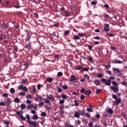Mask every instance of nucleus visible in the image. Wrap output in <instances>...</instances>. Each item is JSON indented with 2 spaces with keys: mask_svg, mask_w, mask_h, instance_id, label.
<instances>
[{
  "mask_svg": "<svg viewBox=\"0 0 127 127\" xmlns=\"http://www.w3.org/2000/svg\"><path fill=\"white\" fill-rule=\"evenodd\" d=\"M91 93V92L89 90L85 91L84 94L85 95H89Z\"/></svg>",
  "mask_w": 127,
  "mask_h": 127,
  "instance_id": "20",
  "label": "nucleus"
},
{
  "mask_svg": "<svg viewBox=\"0 0 127 127\" xmlns=\"http://www.w3.org/2000/svg\"><path fill=\"white\" fill-rule=\"evenodd\" d=\"M32 95L29 94H27L26 95V97L27 99L32 98Z\"/></svg>",
  "mask_w": 127,
  "mask_h": 127,
  "instance_id": "38",
  "label": "nucleus"
},
{
  "mask_svg": "<svg viewBox=\"0 0 127 127\" xmlns=\"http://www.w3.org/2000/svg\"><path fill=\"white\" fill-rule=\"evenodd\" d=\"M48 97L50 100L53 101H54L55 98L53 97L51 95H49L48 96Z\"/></svg>",
  "mask_w": 127,
  "mask_h": 127,
  "instance_id": "11",
  "label": "nucleus"
},
{
  "mask_svg": "<svg viewBox=\"0 0 127 127\" xmlns=\"http://www.w3.org/2000/svg\"><path fill=\"white\" fill-rule=\"evenodd\" d=\"M14 49L16 51V52L17 51V50L18 49V47L17 46H15L14 47Z\"/></svg>",
  "mask_w": 127,
  "mask_h": 127,
  "instance_id": "49",
  "label": "nucleus"
},
{
  "mask_svg": "<svg viewBox=\"0 0 127 127\" xmlns=\"http://www.w3.org/2000/svg\"><path fill=\"white\" fill-rule=\"evenodd\" d=\"M79 112L80 114L81 115L84 116L85 115V112L84 110H79Z\"/></svg>",
  "mask_w": 127,
  "mask_h": 127,
  "instance_id": "14",
  "label": "nucleus"
},
{
  "mask_svg": "<svg viewBox=\"0 0 127 127\" xmlns=\"http://www.w3.org/2000/svg\"><path fill=\"white\" fill-rule=\"evenodd\" d=\"M64 100H61L59 101V103L61 105H62L63 104V103H64Z\"/></svg>",
  "mask_w": 127,
  "mask_h": 127,
  "instance_id": "37",
  "label": "nucleus"
},
{
  "mask_svg": "<svg viewBox=\"0 0 127 127\" xmlns=\"http://www.w3.org/2000/svg\"><path fill=\"white\" fill-rule=\"evenodd\" d=\"M63 73L62 72H58L57 74V76L59 77H61L62 76Z\"/></svg>",
  "mask_w": 127,
  "mask_h": 127,
  "instance_id": "30",
  "label": "nucleus"
},
{
  "mask_svg": "<svg viewBox=\"0 0 127 127\" xmlns=\"http://www.w3.org/2000/svg\"><path fill=\"white\" fill-rule=\"evenodd\" d=\"M107 35L109 37H114L115 36V34L113 33H109L107 34Z\"/></svg>",
  "mask_w": 127,
  "mask_h": 127,
  "instance_id": "24",
  "label": "nucleus"
},
{
  "mask_svg": "<svg viewBox=\"0 0 127 127\" xmlns=\"http://www.w3.org/2000/svg\"><path fill=\"white\" fill-rule=\"evenodd\" d=\"M85 97V96L84 95H81L80 97V99L82 100H83L84 99Z\"/></svg>",
  "mask_w": 127,
  "mask_h": 127,
  "instance_id": "58",
  "label": "nucleus"
},
{
  "mask_svg": "<svg viewBox=\"0 0 127 127\" xmlns=\"http://www.w3.org/2000/svg\"><path fill=\"white\" fill-rule=\"evenodd\" d=\"M70 32V31L69 30H65L64 33V36H67V35Z\"/></svg>",
  "mask_w": 127,
  "mask_h": 127,
  "instance_id": "17",
  "label": "nucleus"
},
{
  "mask_svg": "<svg viewBox=\"0 0 127 127\" xmlns=\"http://www.w3.org/2000/svg\"><path fill=\"white\" fill-rule=\"evenodd\" d=\"M21 108L23 109H24L26 108V106L24 104H22L20 105Z\"/></svg>",
  "mask_w": 127,
  "mask_h": 127,
  "instance_id": "23",
  "label": "nucleus"
},
{
  "mask_svg": "<svg viewBox=\"0 0 127 127\" xmlns=\"http://www.w3.org/2000/svg\"><path fill=\"white\" fill-rule=\"evenodd\" d=\"M112 97L115 99V101H114L116 102L115 104V105H117L121 103V100L120 97L117 98V96L114 94L112 95Z\"/></svg>",
  "mask_w": 127,
  "mask_h": 127,
  "instance_id": "2",
  "label": "nucleus"
},
{
  "mask_svg": "<svg viewBox=\"0 0 127 127\" xmlns=\"http://www.w3.org/2000/svg\"><path fill=\"white\" fill-rule=\"evenodd\" d=\"M3 26L6 28H8L7 26L5 23H3L2 24Z\"/></svg>",
  "mask_w": 127,
  "mask_h": 127,
  "instance_id": "59",
  "label": "nucleus"
},
{
  "mask_svg": "<svg viewBox=\"0 0 127 127\" xmlns=\"http://www.w3.org/2000/svg\"><path fill=\"white\" fill-rule=\"evenodd\" d=\"M80 116V115L79 113L77 112L76 111H75V114L74 116V117L77 118H79Z\"/></svg>",
  "mask_w": 127,
  "mask_h": 127,
  "instance_id": "15",
  "label": "nucleus"
},
{
  "mask_svg": "<svg viewBox=\"0 0 127 127\" xmlns=\"http://www.w3.org/2000/svg\"><path fill=\"white\" fill-rule=\"evenodd\" d=\"M84 77L85 78L87 79L88 80H89L90 79V77L89 75H84Z\"/></svg>",
  "mask_w": 127,
  "mask_h": 127,
  "instance_id": "29",
  "label": "nucleus"
},
{
  "mask_svg": "<svg viewBox=\"0 0 127 127\" xmlns=\"http://www.w3.org/2000/svg\"><path fill=\"white\" fill-rule=\"evenodd\" d=\"M5 105V103L2 102H0V105L1 106H4Z\"/></svg>",
  "mask_w": 127,
  "mask_h": 127,
  "instance_id": "50",
  "label": "nucleus"
},
{
  "mask_svg": "<svg viewBox=\"0 0 127 127\" xmlns=\"http://www.w3.org/2000/svg\"><path fill=\"white\" fill-rule=\"evenodd\" d=\"M73 40H78L80 39V37L79 36L77 35H74V37L73 38Z\"/></svg>",
  "mask_w": 127,
  "mask_h": 127,
  "instance_id": "22",
  "label": "nucleus"
},
{
  "mask_svg": "<svg viewBox=\"0 0 127 127\" xmlns=\"http://www.w3.org/2000/svg\"><path fill=\"white\" fill-rule=\"evenodd\" d=\"M88 126L89 127H93V122H92L90 121V123L88 124Z\"/></svg>",
  "mask_w": 127,
  "mask_h": 127,
  "instance_id": "39",
  "label": "nucleus"
},
{
  "mask_svg": "<svg viewBox=\"0 0 127 127\" xmlns=\"http://www.w3.org/2000/svg\"><path fill=\"white\" fill-rule=\"evenodd\" d=\"M95 117L97 118L98 119L100 118V115L99 114H96L95 116Z\"/></svg>",
  "mask_w": 127,
  "mask_h": 127,
  "instance_id": "52",
  "label": "nucleus"
},
{
  "mask_svg": "<svg viewBox=\"0 0 127 127\" xmlns=\"http://www.w3.org/2000/svg\"><path fill=\"white\" fill-rule=\"evenodd\" d=\"M38 118V116L36 114L34 115L33 117V118L34 120L37 119Z\"/></svg>",
  "mask_w": 127,
  "mask_h": 127,
  "instance_id": "32",
  "label": "nucleus"
},
{
  "mask_svg": "<svg viewBox=\"0 0 127 127\" xmlns=\"http://www.w3.org/2000/svg\"><path fill=\"white\" fill-rule=\"evenodd\" d=\"M4 123L6 124H9L10 122L8 120H5L4 121Z\"/></svg>",
  "mask_w": 127,
  "mask_h": 127,
  "instance_id": "51",
  "label": "nucleus"
},
{
  "mask_svg": "<svg viewBox=\"0 0 127 127\" xmlns=\"http://www.w3.org/2000/svg\"><path fill=\"white\" fill-rule=\"evenodd\" d=\"M83 67L81 65H78L75 67V69L76 70H82Z\"/></svg>",
  "mask_w": 127,
  "mask_h": 127,
  "instance_id": "10",
  "label": "nucleus"
},
{
  "mask_svg": "<svg viewBox=\"0 0 127 127\" xmlns=\"http://www.w3.org/2000/svg\"><path fill=\"white\" fill-rule=\"evenodd\" d=\"M57 89H58V91L59 92L61 93L62 92V89L59 87H58L57 88Z\"/></svg>",
  "mask_w": 127,
  "mask_h": 127,
  "instance_id": "45",
  "label": "nucleus"
},
{
  "mask_svg": "<svg viewBox=\"0 0 127 127\" xmlns=\"http://www.w3.org/2000/svg\"><path fill=\"white\" fill-rule=\"evenodd\" d=\"M77 80L76 77L74 76L73 75H71L70 77L69 81L70 82H73Z\"/></svg>",
  "mask_w": 127,
  "mask_h": 127,
  "instance_id": "8",
  "label": "nucleus"
},
{
  "mask_svg": "<svg viewBox=\"0 0 127 127\" xmlns=\"http://www.w3.org/2000/svg\"><path fill=\"white\" fill-rule=\"evenodd\" d=\"M26 117L27 119L28 120V121H30V117L29 115L28 114H27L26 115Z\"/></svg>",
  "mask_w": 127,
  "mask_h": 127,
  "instance_id": "48",
  "label": "nucleus"
},
{
  "mask_svg": "<svg viewBox=\"0 0 127 127\" xmlns=\"http://www.w3.org/2000/svg\"><path fill=\"white\" fill-rule=\"evenodd\" d=\"M20 117L21 118V119L23 121H25L26 119L25 117H24L23 116V115H22Z\"/></svg>",
  "mask_w": 127,
  "mask_h": 127,
  "instance_id": "42",
  "label": "nucleus"
},
{
  "mask_svg": "<svg viewBox=\"0 0 127 127\" xmlns=\"http://www.w3.org/2000/svg\"><path fill=\"white\" fill-rule=\"evenodd\" d=\"M64 107V105L62 104L60 105L59 107V109H63Z\"/></svg>",
  "mask_w": 127,
  "mask_h": 127,
  "instance_id": "47",
  "label": "nucleus"
},
{
  "mask_svg": "<svg viewBox=\"0 0 127 127\" xmlns=\"http://www.w3.org/2000/svg\"><path fill=\"white\" fill-rule=\"evenodd\" d=\"M104 25L105 26L104 27V30L105 31L108 32L109 30V24H104Z\"/></svg>",
  "mask_w": 127,
  "mask_h": 127,
  "instance_id": "6",
  "label": "nucleus"
},
{
  "mask_svg": "<svg viewBox=\"0 0 127 127\" xmlns=\"http://www.w3.org/2000/svg\"><path fill=\"white\" fill-rule=\"evenodd\" d=\"M84 115L88 118H90L91 117L90 115L87 113H86V114L85 113Z\"/></svg>",
  "mask_w": 127,
  "mask_h": 127,
  "instance_id": "35",
  "label": "nucleus"
},
{
  "mask_svg": "<svg viewBox=\"0 0 127 127\" xmlns=\"http://www.w3.org/2000/svg\"><path fill=\"white\" fill-rule=\"evenodd\" d=\"M94 83L96 86H99L100 85V82L99 80H96L94 81Z\"/></svg>",
  "mask_w": 127,
  "mask_h": 127,
  "instance_id": "9",
  "label": "nucleus"
},
{
  "mask_svg": "<svg viewBox=\"0 0 127 127\" xmlns=\"http://www.w3.org/2000/svg\"><path fill=\"white\" fill-rule=\"evenodd\" d=\"M102 91V90L101 89H98L96 90V93L99 94Z\"/></svg>",
  "mask_w": 127,
  "mask_h": 127,
  "instance_id": "43",
  "label": "nucleus"
},
{
  "mask_svg": "<svg viewBox=\"0 0 127 127\" xmlns=\"http://www.w3.org/2000/svg\"><path fill=\"white\" fill-rule=\"evenodd\" d=\"M10 100V99L9 98H8L7 99V100L6 101V103L8 105H9L11 102V101Z\"/></svg>",
  "mask_w": 127,
  "mask_h": 127,
  "instance_id": "27",
  "label": "nucleus"
},
{
  "mask_svg": "<svg viewBox=\"0 0 127 127\" xmlns=\"http://www.w3.org/2000/svg\"><path fill=\"white\" fill-rule=\"evenodd\" d=\"M106 68H108L111 67V65L110 64H108L105 66Z\"/></svg>",
  "mask_w": 127,
  "mask_h": 127,
  "instance_id": "60",
  "label": "nucleus"
},
{
  "mask_svg": "<svg viewBox=\"0 0 127 127\" xmlns=\"http://www.w3.org/2000/svg\"><path fill=\"white\" fill-rule=\"evenodd\" d=\"M65 127H74L72 125H70L68 123H65Z\"/></svg>",
  "mask_w": 127,
  "mask_h": 127,
  "instance_id": "18",
  "label": "nucleus"
},
{
  "mask_svg": "<svg viewBox=\"0 0 127 127\" xmlns=\"http://www.w3.org/2000/svg\"><path fill=\"white\" fill-rule=\"evenodd\" d=\"M62 87L64 90H67L68 88L67 86L65 84L62 86Z\"/></svg>",
  "mask_w": 127,
  "mask_h": 127,
  "instance_id": "31",
  "label": "nucleus"
},
{
  "mask_svg": "<svg viewBox=\"0 0 127 127\" xmlns=\"http://www.w3.org/2000/svg\"><path fill=\"white\" fill-rule=\"evenodd\" d=\"M22 90L23 91H28L27 88L25 86L23 87Z\"/></svg>",
  "mask_w": 127,
  "mask_h": 127,
  "instance_id": "36",
  "label": "nucleus"
},
{
  "mask_svg": "<svg viewBox=\"0 0 127 127\" xmlns=\"http://www.w3.org/2000/svg\"><path fill=\"white\" fill-rule=\"evenodd\" d=\"M43 99L45 103H48V104H50V102L47 99V98L46 99L43 98Z\"/></svg>",
  "mask_w": 127,
  "mask_h": 127,
  "instance_id": "26",
  "label": "nucleus"
},
{
  "mask_svg": "<svg viewBox=\"0 0 127 127\" xmlns=\"http://www.w3.org/2000/svg\"><path fill=\"white\" fill-rule=\"evenodd\" d=\"M46 113L45 112H42L41 114V115L42 116H46Z\"/></svg>",
  "mask_w": 127,
  "mask_h": 127,
  "instance_id": "55",
  "label": "nucleus"
},
{
  "mask_svg": "<svg viewBox=\"0 0 127 127\" xmlns=\"http://www.w3.org/2000/svg\"><path fill=\"white\" fill-rule=\"evenodd\" d=\"M113 71H116L118 73H119V72H121V71L120 70H119V69L118 68H113Z\"/></svg>",
  "mask_w": 127,
  "mask_h": 127,
  "instance_id": "19",
  "label": "nucleus"
},
{
  "mask_svg": "<svg viewBox=\"0 0 127 127\" xmlns=\"http://www.w3.org/2000/svg\"><path fill=\"white\" fill-rule=\"evenodd\" d=\"M63 99H66V98H67L68 97L65 95L62 94L61 95Z\"/></svg>",
  "mask_w": 127,
  "mask_h": 127,
  "instance_id": "28",
  "label": "nucleus"
},
{
  "mask_svg": "<svg viewBox=\"0 0 127 127\" xmlns=\"http://www.w3.org/2000/svg\"><path fill=\"white\" fill-rule=\"evenodd\" d=\"M53 78L51 77L47 78L46 79V80L50 83L51 82L53 81Z\"/></svg>",
  "mask_w": 127,
  "mask_h": 127,
  "instance_id": "16",
  "label": "nucleus"
},
{
  "mask_svg": "<svg viewBox=\"0 0 127 127\" xmlns=\"http://www.w3.org/2000/svg\"><path fill=\"white\" fill-rule=\"evenodd\" d=\"M14 101L16 102H20V100L18 97H16L14 99Z\"/></svg>",
  "mask_w": 127,
  "mask_h": 127,
  "instance_id": "34",
  "label": "nucleus"
},
{
  "mask_svg": "<svg viewBox=\"0 0 127 127\" xmlns=\"http://www.w3.org/2000/svg\"><path fill=\"white\" fill-rule=\"evenodd\" d=\"M42 85L40 84H38L37 85V89L38 90H40V88L41 87Z\"/></svg>",
  "mask_w": 127,
  "mask_h": 127,
  "instance_id": "53",
  "label": "nucleus"
},
{
  "mask_svg": "<svg viewBox=\"0 0 127 127\" xmlns=\"http://www.w3.org/2000/svg\"><path fill=\"white\" fill-rule=\"evenodd\" d=\"M108 113L112 114L113 113V111L112 109H110L108 107L107 108V109L105 110Z\"/></svg>",
  "mask_w": 127,
  "mask_h": 127,
  "instance_id": "7",
  "label": "nucleus"
},
{
  "mask_svg": "<svg viewBox=\"0 0 127 127\" xmlns=\"http://www.w3.org/2000/svg\"><path fill=\"white\" fill-rule=\"evenodd\" d=\"M122 84L124 86H126L127 85V83L124 81L122 83Z\"/></svg>",
  "mask_w": 127,
  "mask_h": 127,
  "instance_id": "64",
  "label": "nucleus"
},
{
  "mask_svg": "<svg viewBox=\"0 0 127 127\" xmlns=\"http://www.w3.org/2000/svg\"><path fill=\"white\" fill-rule=\"evenodd\" d=\"M31 44H28L24 47V49L27 50L28 51H29L31 49Z\"/></svg>",
  "mask_w": 127,
  "mask_h": 127,
  "instance_id": "5",
  "label": "nucleus"
},
{
  "mask_svg": "<svg viewBox=\"0 0 127 127\" xmlns=\"http://www.w3.org/2000/svg\"><path fill=\"white\" fill-rule=\"evenodd\" d=\"M28 122V123L30 125H31L33 126V127H36V125H38V123L36 121H27ZM30 127H32V126H30Z\"/></svg>",
  "mask_w": 127,
  "mask_h": 127,
  "instance_id": "3",
  "label": "nucleus"
},
{
  "mask_svg": "<svg viewBox=\"0 0 127 127\" xmlns=\"http://www.w3.org/2000/svg\"><path fill=\"white\" fill-rule=\"evenodd\" d=\"M23 85L22 84V85L20 86H19L18 87V88L19 90H20L21 89H22L23 87Z\"/></svg>",
  "mask_w": 127,
  "mask_h": 127,
  "instance_id": "56",
  "label": "nucleus"
},
{
  "mask_svg": "<svg viewBox=\"0 0 127 127\" xmlns=\"http://www.w3.org/2000/svg\"><path fill=\"white\" fill-rule=\"evenodd\" d=\"M110 87L111 89L114 93H116L119 90L118 86L116 87L114 86H111Z\"/></svg>",
  "mask_w": 127,
  "mask_h": 127,
  "instance_id": "4",
  "label": "nucleus"
},
{
  "mask_svg": "<svg viewBox=\"0 0 127 127\" xmlns=\"http://www.w3.org/2000/svg\"><path fill=\"white\" fill-rule=\"evenodd\" d=\"M112 84L115 86H117L118 85V84L115 81H113L112 82Z\"/></svg>",
  "mask_w": 127,
  "mask_h": 127,
  "instance_id": "25",
  "label": "nucleus"
},
{
  "mask_svg": "<svg viewBox=\"0 0 127 127\" xmlns=\"http://www.w3.org/2000/svg\"><path fill=\"white\" fill-rule=\"evenodd\" d=\"M44 103L43 102H41L39 103V107H41L42 106V105H43L44 104Z\"/></svg>",
  "mask_w": 127,
  "mask_h": 127,
  "instance_id": "63",
  "label": "nucleus"
},
{
  "mask_svg": "<svg viewBox=\"0 0 127 127\" xmlns=\"http://www.w3.org/2000/svg\"><path fill=\"white\" fill-rule=\"evenodd\" d=\"M87 59L90 61H91V63H92L93 59L92 57L91 56H87Z\"/></svg>",
  "mask_w": 127,
  "mask_h": 127,
  "instance_id": "21",
  "label": "nucleus"
},
{
  "mask_svg": "<svg viewBox=\"0 0 127 127\" xmlns=\"http://www.w3.org/2000/svg\"><path fill=\"white\" fill-rule=\"evenodd\" d=\"M16 113L18 115V116H19V117L22 115H23V114H21L20 113V112L19 111H17L16 112Z\"/></svg>",
  "mask_w": 127,
  "mask_h": 127,
  "instance_id": "40",
  "label": "nucleus"
},
{
  "mask_svg": "<svg viewBox=\"0 0 127 127\" xmlns=\"http://www.w3.org/2000/svg\"><path fill=\"white\" fill-rule=\"evenodd\" d=\"M31 112L32 114H36V111H35L34 110H31Z\"/></svg>",
  "mask_w": 127,
  "mask_h": 127,
  "instance_id": "61",
  "label": "nucleus"
},
{
  "mask_svg": "<svg viewBox=\"0 0 127 127\" xmlns=\"http://www.w3.org/2000/svg\"><path fill=\"white\" fill-rule=\"evenodd\" d=\"M33 107V104L31 103L29 105H27V109H28L30 110L32 109Z\"/></svg>",
  "mask_w": 127,
  "mask_h": 127,
  "instance_id": "13",
  "label": "nucleus"
},
{
  "mask_svg": "<svg viewBox=\"0 0 127 127\" xmlns=\"http://www.w3.org/2000/svg\"><path fill=\"white\" fill-rule=\"evenodd\" d=\"M97 75L99 78H101L103 77L102 74L98 73L97 74Z\"/></svg>",
  "mask_w": 127,
  "mask_h": 127,
  "instance_id": "41",
  "label": "nucleus"
},
{
  "mask_svg": "<svg viewBox=\"0 0 127 127\" xmlns=\"http://www.w3.org/2000/svg\"><path fill=\"white\" fill-rule=\"evenodd\" d=\"M31 37V36L30 34H28L26 37V40L29 41Z\"/></svg>",
  "mask_w": 127,
  "mask_h": 127,
  "instance_id": "46",
  "label": "nucleus"
},
{
  "mask_svg": "<svg viewBox=\"0 0 127 127\" xmlns=\"http://www.w3.org/2000/svg\"><path fill=\"white\" fill-rule=\"evenodd\" d=\"M78 35H79L81 36H82L83 37L84 35H86V34H81L79 33H78Z\"/></svg>",
  "mask_w": 127,
  "mask_h": 127,
  "instance_id": "57",
  "label": "nucleus"
},
{
  "mask_svg": "<svg viewBox=\"0 0 127 127\" xmlns=\"http://www.w3.org/2000/svg\"><path fill=\"white\" fill-rule=\"evenodd\" d=\"M10 91L11 93L13 94L15 93V90L14 88H12L10 90Z\"/></svg>",
  "mask_w": 127,
  "mask_h": 127,
  "instance_id": "33",
  "label": "nucleus"
},
{
  "mask_svg": "<svg viewBox=\"0 0 127 127\" xmlns=\"http://www.w3.org/2000/svg\"><path fill=\"white\" fill-rule=\"evenodd\" d=\"M112 62L113 63H118L120 64L122 63V61H119V60H117V59H116L115 60H112Z\"/></svg>",
  "mask_w": 127,
  "mask_h": 127,
  "instance_id": "12",
  "label": "nucleus"
},
{
  "mask_svg": "<svg viewBox=\"0 0 127 127\" xmlns=\"http://www.w3.org/2000/svg\"><path fill=\"white\" fill-rule=\"evenodd\" d=\"M82 71H89V69L86 67H85L84 69H83H83H82Z\"/></svg>",
  "mask_w": 127,
  "mask_h": 127,
  "instance_id": "54",
  "label": "nucleus"
},
{
  "mask_svg": "<svg viewBox=\"0 0 127 127\" xmlns=\"http://www.w3.org/2000/svg\"><path fill=\"white\" fill-rule=\"evenodd\" d=\"M87 110L89 112H93V111L92 109L89 108H87Z\"/></svg>",
  "mask_w": 127,
  "mask_h": 127,
  "instance_id": "62",
  "label": "nucleus"
},
{
  "mask_svg": "<svg viewBox=\"0 0 127 127\" xmlns=\"http://www.w3.org/2000/svg\"><path fill=\"white\" fill-rule=\"evenodd\" d=\"M115 78L113 77H109V79L107 80L104 78L101 79L100 81L103 83H105V84L107 86H110L111 85V80H114Z\"/></svg>",
  "mask_w": 127,
  "mask_h": 127,
  "instance_id": "1",
  "label": "nucleus"
},
{
  "mask_svg": "<svg viewBox=\"0 0 127 127\" xmlns=\"http://www.w3.org/2000/svg\"><path fill=\"white\" fill-rule=\"evenodd\" d=\"M91 4L93 5H95L96 4V1L95 2L92 1L91 3Z\"/></svg>",
  "mask_w": 127,
  "mask_h": 127,
  "instance_id": "44",
  "label": "nucleus"
}]
</instances>
